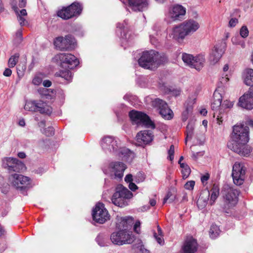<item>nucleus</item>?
Returning a JSON list of instances; mask_svg holds the SVG:
<instances>
[{
    "label": "nucleus",
    "instance_id": "34",
    "mask_svg": "<svg viewBox=\"0 0 253 253\" xmlns=\"http://www.w3.org/2000/svg\"><path fill=\"white\" fill-rule=\"evenodd\" d=\"M38 91L43 99H51L54 94L52 90L43 87L40 88Z\"/></svg>",
    "mask_w": 253,
    "mask_h": 253
},
{
    "label": "nucleus",
    "instance_id": "21",
    "mask_svg": "<svg viewBox=\"0 0 253 253\" xmlns=\"http://www.w3.org/2000/svg\"><path fill=\"white\" fill-rule=\"evenodd\" d=\"M238 104L243 108L248 110L253 109V94L251 88L240 97Z\"/></svg>",
    "mask_w": 253,
    "mask_h": 253
},
{
    "label": "nucleus",
    "instance_id": "1",
    "mask_svg": "<svg viewBox=\"0 0 253 253\" xmlns=\"http://www.w3.org/2000/svg\"><path fill=\"white\" fill-rule=\"evenodd\" d=\"M167 60L164 54H160L154 50L146 51L142 53L138 59L140 66L145 69H152L165 63Z\"/></svg>",
    "mask_w": 253,
    "mask_h": 253
},
{
    "label": "nucleus",
    "instance_id": "46",
    "mask_svg": "<svg viewBox=\"0 0 253 253\" xmlns=\"http://www.w3.org/2000/svg\"><path fill=\"white\" fill-rule=\"evenodd\" d=\"M231 41L233 44L239 45L243 48H244L246 46L245 42L241 39L239 36H235L233 37Z\"/></svg>",
    "mask_w": 253,
    "mask_h": 253
},
{
    "label": "nucleus",
    "instance_id": "43",
    "mask_svg": "<svg viewBox=\"0 0 253 253\" xmlns=\"http://www.w3.org/2000/svg\"><path fill=\"white\" fill-rule=\"evenodd\" d=\"M19 58V54L15 53L12 55L8 60V65L9 67L13 68L17 64Z\"/></svg>",
    "mask_w": 253,
    "mask_h": 253
},
{
    "label": "nucleus",
    "instance_id": "48",
    "mask_svg": "<svg viewBox=\"0 0 253 253\" xmlns=\"http://www.w3.org/2000/svg\"><path fill=\"white\" fill-rule=\"evenodd\" d=\"M13 9L16 13V15H19L21 16L26 17L27 15L26 10L25 9H23L19 11V9L16 6H13Z\"/></svg>",
    "mask_w": 253,
    "mask_h": 253
},
{
    "label": "nucleus",
    "instance_id": "9",
    "mask_svg": "<svg viewBox=\"0 0 253 253\" xmlns=\"http://www.w3.org/2000/svg\"><path fill=\"white\" fill-rule=\"evenodd\" d=\"M10 184L20 190H25L31 187V179L28 176L14 173L9 176Z\"/></svg>",
    "mask_w": 253,
    "mask_h": 253
},
{
    "label": "nucleus",
    "instance_id": "47",
    "mask_svg": "<svg viewBox=\"0 0 253 253\" xmlns=\"http://www.w3.org/2000/svg\"><path fill=\"white\" fill-rule=\"evenodd\" d=\"M23 41L22 30L21 29L18 30L15 34L14 42L16 44H20Z\"/></svg>",
    "mask_w": 253,
    "mask_h": 253
},
{
    "label": "nucleus",
    "instance_id": "38",
    "mask_svg": "<svg viewBox=\"0 0 253 253\" xmlns=\"http://www.w3.org/2000/svg\"><path fill=\"white\" fill-rule=\"evenodd\" d=\"M38 101H27L24 106V109L29 111L37 112V106Z\"/></svg>",
    "mask_w": 253,
    "mask_h": 253
},
{
    "label": "nucleus",
    "instance_id": "19",
    "mask_svg": "<svg viewBox=\"0 0 253 253\" xmlns=\"http://www.w3.org/2000/svg\"><path fill=\"white\" fill-rule=\"evenodd\" d=\"M225 47L226 43L223 41L214 45L209 57V59L212 64H215L218 61L224 53Z\"/></svg>",
    "mask_w": 253,
    "mask_h": 253
},
{
    "label": "nucleus",
    "instance_id": "33",
    "mask_svg": "<svg viewBox=\"0 0 253 253\" xmlns=\"http://www.w3.org/2000/svg\"><path fill=\"white\" fill-rule=\"evenodd\" d=\"M55 76L63 79L67 83H70L72 80V74L69 70H60L56 72Z\"/></svg>",
    "mask_w": 253,
    "mask_h": 253
},
{
    "label": "nucleus",
    "instance_id": "24",
    "mask_svg": "<svg viewBox=\"0 0 253 253\" xmlns=\"http://www.w3.org/2000/svg\"><path fill=\"white\" fill-rule=\"evenodd\" d=\"M186 36V35L181 24L173 27L169 34V37L170 38L179 42H182Z\"/></svg>",
    "mask_w": 253,
    "mask_h": 253
},
{
    "label": "nucleus",
    "instance_id": "15",
    "mask_svg": "<svg viewBox=\"0 0 253 253\" xmlns=\"http://www.w3.org/2000/svg\"><path fill=\"white\" fill-rule=\"evenodd\" d=\"M134 240V236L132 232L126 229L120 230L113 234L112 242L122 245L126 244H131Z\"/></svg>",
    "mask_w": 253,
    "mask_h": 253
},
{
    "label": "nucleus",
    "instance_id": "11",
    "mask_svg": "<svg viewBox=\"0 0 253 253\" xmlns=\"http://www.w3.org/2000/svg\"><path fill=\"white\" fill-rule=\"evenodd\" d=\"M56 60L59 61L62 68L72 69L79 64L78 59L70 53H60L55 56Z\"/></svg>",
    "mask_w": 253,
    "mask_h": 253
},
{
    "label": "nucleus",
    "instance_id": "45",
    "mask_svg": "<svg viewBox=\"0 0 253 253\" xmlns=\"http://www.w3.org/2000/svg\"><path fill=\"white\" fill-rule=\"evenodd\" d=\"M44 77V74L42 73L38 74L33 78L32 83L36 85H39L42 83Z\"/></svg>",
    "mask_w": 253,
    "mask_h": 253
},
{
    "label": "nucleus",
    "instance_id": "6",
    "mask_svg": "<svg viewBox=\"0 0 253 253\" xmlns=\"http://www.w3.org/2000/svg\"><path fill=\"white\" fill-rule=\"evenodd\" d=\"M249 127L242 124L234 126L230 143L249 142Z\"/></svg>",
    "mask_w": 253,
    "mask_h": 253
},
{
    "label": "nucleus",
    "instance_id": "29",
    "mask_svg": "<svg viewBox=\"0 0 253 253\" xmlns=\"http://www.w3.org/2000/svg\"><path fill=\"white\" fill-rule=\"evenodd\" d=\"M243 83L248 86H253V69L248 68L245 69L242 76Z\"/></svg>",
    "mask_w": 253,
    "mask_h": 253
},
{
    "label": "nucleus",
    "instance_id": "37",
    "mask_svg": "<svg viewBox=\"0 0 253 253\" xmlns=\"http://www.w3.org/2000/svg\"><path fill=\"white\" fill-rule=\"evenodd\" d=\"M118 30L120 33V36L123 39H126L127 33L128 31V28L126 24L125 23H118L117 26Z\"/></svg>",
    "mask_w": 253,
    "mask_h": 253
},
{
    "label": "nucleus",
    "instance_id": "64",
    "mask_svg": "<svg viewBox=\"0 0 253 253\" xmlns=\"http://www.w3.org/2000/svg\"><path fill=\"white\" fill-rule=\"evenodd\" d=\"M26 5V0H19V6L20 7H24Z\"/></svg>",
    "mask_w": 253,
    "mask_h": 253
},
{
    "label": "nucleus",
    "instance_id": "57",
    "mask_svg": "<svg viewBox=\"0 0 253 253\" xmlns=\"http://www.w3.org/2000/svg\"><path fill=\"white\" fill-rule=\"evenodd\" d=\"M139 244H140V245L137 246V248H140L139 250L141 253H149V251L144 248V246L142 245L141 241H139Z\"/></svg>",
    "mask_w": 253,
    "mask_h": 253
},
{
    "label": "nucleus",
    "instance_id": "30",
    "mask_svg": "<svg viewBox=\"0 0 253 253\" xmlns=\"http://www.w3.org/2000/svg\"><path fill=\"white\" fill-rule=\"evenodd\" d=\"M37 112L41 114L49 115L52 112V108L46 103L42 101H38Z\"/></svg>",
    "mask_w": 253,
    "mask_h": 253
},
{
    "label": "nucleus",
    "instance_id": "12",
    "mask_svg": "<svg viewBox=\"0 0 253 253\" xmlns=\"http://www.w3.org/2000/svg\"><path fill=\"white\" fill-rule=\"evenodd\" d=\"M2 167L6 169L9 172H20L25 169L26 167L23 163L16 158L5 157L2 160Z\"/></svg>",
    "mask_w": 253,
    "mask_h": 253
},
{
    "label": "nucleus",
    "instance_id": "16",
    "mask_svg": "<svg viewBox=\"0 0 253 253\" xmlns=\"http://www.w3.org/2000/svg\"><path fill=\"white\" fill-rule=\"evenodd\" d=\"M75 39L71 35L66 36L65 38L58 37L54 41V45L60 50H68L74 47Z\"/></svg>",
    "mask_w": 253,
    "mask_h": 253
},
{
    "label": "nucleus",
    "instance_id": "7",
    "mask_svg": "<svg viewBox=\"0 0 253 253\" xmlns=\"http://www.w3.org/2000/svg\"><path fill=\"white\" fill-rule=\"evenodd\" d=\"M182 59L186 65L197 70H200L205 62V57L203 54H199L194 57L192 54L183 53Z\"/></svg>",
    "mask_w": 253,
    "mask_h": 253
},
{
    "label": "nucleus",
    "instance_id": "32",
    "mask_svg": "<svg viewBox=\"0 0 253 253\" xmlns=\"http://www.w3.org/2000/svg\"><path fill=\"white\" fill-rule=\"evenodd\" d=\"M110 239L109 233H101L96 237V241L100 246L105 247L109 245Z\"/></svg>",
    "mask_w": 253,
    "mask_h": 253
},
{
    "label": "nucleus",
    "instance_id": "20",
    "mask_svg": "<svg viewBox=\"0 0 253 253\" xmlns=\"http://www.w3.org/2000/svg\"><path fill=\"white\" fill-rule=\"evenodd\" d=\"M186 13V8L180 4H175L169 8L168 17L172 21L179 20Z\"/></svg>",
    "mask_w": 253,
    "mask_h": 253
},
{
    "label": "nucleus",
    "instance_id": "51",
    "mask_svg": "<svg viewBox=\"0 0 253 253\" xmlns=\"http://www.w3.org/2000/svg\"><path fill=\"white\" fill-rule=\"evenodd\" d=\"M174 148L173 145L170 146V148L168 151L169 159L170 161H172L174 159Z\"/></svg>",
    "mask_w": 253,
    "mask_h": 253
},
{
    "label": "nucleus",
    "instance_id": "60",
    "mask_svg": "<svg viewBox=\"0 0 253 253\" xmlns=\"http://www.w3.org/2000/svg\"><path fill=\"white\" fill-rule=\"evenodd\" d=\"M210 178V175L208 173L203 175L201 177V180L203 183L206 182Z\"/></svg>",
    "mask_w": 253,
    "mask_h": 253
},
{
    "label": "nucleus",
    "instance_id": "41",
    "mask_svg": "<svg viewBox=\"0 0 253 253\" xmlns=\"http://www.w3.org/2000/svg\"><path fill=\"white\" fill-rule=\"evenodd\" d=\"M158 233H154V236L157 241L158 243H159L161 245H163L164 244V240L163 238V232L159 226H158Z\"/></svg>",
    "mask_w": 253,
    "mask_h": 253
},
{
    "label": "nucleus",
    "instance_id": "2",
    "mask_svg": "<svg viewBox=\"0 0 253 253\" xmlns=\"http://www.w3.org/2000/svg\"><path fill=\"white\" fill-rule=\"evenodd\" d=\"M213 96V100L211 103V108L214 111L213 115L214 118H216L217 123L220 125L223 122L221 114L223 109L232 107L233 104L232 102L227 100L224 101L223 103L221 104L222 97L218 89L215 90Z\"/></svg>",
    "mask_w": 253,
    "mask_h": 253
},
{
    "label": "nucleus",
    "instance_id": "3",
    "mask_svg": "<svg viewBox=\"0 0 253 253\" xmlns=\"http://www.w3.org/2000/svg\"><path fill=\"white\" fill-rule=\"evenodd\" d=\"M239 191L228 184L223 185L221 194L224 201V208L229 209L235 207L238 202Z\"/></svg>",
    "mask_w": 253,
    "mask_h": 253
},
{
    "label": "nucleus",
    "instance_id": "50",
    "mask_svg": "<svg viewBox=\"0 0 253 253\" xmlns=\"http://www.w3.org/2000/svg\"><path fill=\"white\" fill-rule=\"evenodd\" d=\"M195 182L194 180L187 181L184 185V188L188 190H192L195 186Z\"/></svg>",
    "mask_w": 253,
    "mask_h": 253
},
{
    "label": "nucleus",
    "instance_id": "13",
    "mask_svg": "<svg viewBox=\"0 0 253 253\" xmlns=\"http://www.w3.org/2000/svg\"><path fill=\"white\" fill-rule=\"evenodd\" d=\"M118 141L112 137V146H113V152L116 155H118L124 161L130 162L134 158V154L127 148L119 147Z\"/></svg>",
    "mask_w": 253,
    "mask_h": 253
},
{
    "label": "nucleus",
    "instance_id": "27",
    "mask_svg": "<svg viewBox=\"0 0 253 253\" xmlns=\"http://www.w3.org/2000/svg\"><path fill=\"white\" fill-rule=\"evenodd\" d=\"M126 167L122 162H115L112 167V173H113L115 178L121 179L124 176V172Z\"/></svg>",
    "mask_w": 253,
    "mask_h": 253
},
{
    "label": "nucleus",
    "instance_id": "25",
    "mask_svg": "<svg viewBox=\"0 0 253 253\" xmlns=\"http://www.w3.org/2000/svg\"><path fill=\"white\" fill-rule=\"evenodd\" d=\"M153 139V135L150 130L141 131L136 136V141L139 145L148 144Z\"/></svg>",
    "mask_w": 253,
    "mask_h": 253
},
{
    "label": "nucleus",
    "instance_id": "14",
    "mask_svg": "<svg viewBox=\"0 0 253 253\" xmlns=\"http://www.w3.org/2000/svg\"><path fill=\"white\" fill-rule=\"evenodd\" d=\"M92 216L94 221L103 224L109 219V214L104 204L98 203L92 209Z\"/></svg>",
    "mask_w": 253,
    "mask_h": 253
},
{
    "label": "nucleus",
    "instance_id": "17",
    "mask_svg": "<svg viewBox=\"0 0 253 253\" xmlns=\"http://www.w3.org/2000/svg\"><path fill=\"white\" fill-rule=\"evenodd\" d=\"M246 169L243 164L236 162L233 166L232 176L236 185H242L245 178Z\"/></svg>",
    "mask_w": 253,
    "mask_h": 253
},
{
    "label": "nucleus",
    "instance_id": "39",
    "mask_svg": "<svg viewBox=\"0 0 253 253\" xmlns=\"http://www.w3.org/2000/svg\"><path fill=\"white\" fill-rule=\"evenodd\" d=\"M220 229L219 227L215 224H212L211 225L210 230V236L211 238H216L220 233Z\"/></svg>",
    "mask_w": 253,
    "mask_h": 253
},
{
    "label": "nucleus",
    "instance_id": "28",
    "mask_svg": "<svg viewBox=\"0 0 253 253\" xmlns=\"http://www.w3.org/2000/svg\"><path fill=\"white\" fill-rule=\"evenodd\" d=\"M210 193L208 190H204L201 193L197 202L199 209H203L208 204Z\"/></svg>",
    "mask_w": 253,
    "mask_h": 253
},
{
    "label": "nucleus",
    "instance_id": "54",
    "mask_svg": "<svg viewBox=\"0 0 253 253\" xmlns=\"http://www.w3.org/2000/svg\"><path fill=\"white\" fill-rule=\"evenodd\" d=\"M140 225H141V223L139 220L136 221V222L134 225V226H133L134 231L137 234H139L140 232Z\"/></svg>",
    "mask_w": 253,
    "mask_h": 253
},
{
    "label": "nucleus",
    "instance_id": "18",
    "mask_svg": "<svg viewBox=\"0 0 253 253\" xmlns=\"http://www.w3.org/2000/svg\"><path fill=\"white\" fill-rule=\"evenodd\" d=\"M248 143V142L229 143L228 146L231 150L240 156L249 157L253 149Z\"/></svg>",
    "mask_w": 253,
    "mask_h": 253
},
{
    "label": "nucleus",
    "instance_id": "42",
    "mask_svg": "<svg viewBox=\"0 0 253 253\" xmlns=\"http://www.w3.org/2000/svg\"><path fill=\"white\" fill-rule=\"evenodd\" d=\"M230 77V74L223 73L219 79V85L221 86L228 85Z\"/></svg>",
    "mask_w": 253,
    "mask_h": 253
},
{
    "label": "nucleus",
    "instance_id": "44",
    "mask_svg": "<svg viewBox=\"0 0 253 253\" xmlns=\"http://www.w3.org/2000/svg\"><path fill=\"white\" fill-rule=\"evenodd\" d=\"M194 125L192 123H189L186 128V137L185 138L186 142L188 139H191L193 134Z\"/></svg>",
    "mask_w": 253,
    "mask_h": 253
},
{
    "label": "nucleus",
    "instance_id": "52",
    "mask_svg": "<svg viewBox=\"0 0 253 253\" xmlns=\"http://www.w3.org/2000/svg\"><path fill=\"white\" fill-rule=\"evenodd\" d=\"M172 196V193L171 192H168L167 194V195L164 199L163 204H165L169 201V202L171 203L173 201V198L171 197Z\"/></svg>",
    "mask_w": 253,
    "mask_h": 253
},
{
    "label": "nucleus",
    "instance_id": "35",
    "mask_svg": "<svg viewBox=\"0 0 253 253\" xmlns=\"http://www.w3.org/2000/svg\"><path fill=\"white\" fill-rule=\"evenodd\" d=\"M210 199L209 200V204L211 205L214 204L215 201L219 196V189L217 186L213 185L212 189L210 191Z\"/></svg>",
    "mask_w": 253,
    "mask_h": 253
},
{
    "label": "nucleus",
    "instance_id": "53",
    "mask_svg": "<svg viewBox=\"0 0 253 253\" xmlns=\"http://www.w3.org/2000/svg\"><path fill=\"white\" fill-rule=\"evenodd\" d=\"M17 18L21 26L26 25L28 23L24 16H21L18 15H17Z\"/></svg>",
    "mask_w": 253,
    "mask_h": 253
},
{
    "label": "nucleus",
    "instance_id": "55",
    "mask_svg": "<svg viewBox=\"0 0 253 253\" xmlns=\"http://www.w3.org/2000/svg\"><path fill=\"white\" fill-rule=\"evenodd\" d=\"M44 133L47 136L53 135L54 133V129L52 127H48L45 129Z\"/></svg>",
    "mask_w": 253,
    "mask_h": 253
},
{
    "label": "nucleus",
    "instance_id": "36",
    "mask_svg": "<svg viewBox=\"0 0 253 253\" xmlns=\"http://www.w3.org/2000/svg\"><path fill=\"white\" fill-rule=\"evenodd\" d=\"M100 145L102 149L106 153L110 152L111 137L106 136L103 137L100 141Z\"/></svg>",
    "mask_w": 253,
    "mask_h": 253
},
{
    "label": "nucleus",
    "instance_id": "10",
    "mask_svg": "<svg viewBox=\"0 0 253 253\" xmlns=\"http://www.w3.org/2000/svg\"><path fill=\"white\" fill-rule=\"evenodd\" d=\"M83 7L78 2H73L69 6L64 7L57 12L59 17L63 19H69L79 16L82 12Z\"/></svg>",
    "mask_w": 253,
    "mask_h": 253
},
{
    "label": "nucleus",
    "instance_id": "49",
    "mask_svg": "<svg viewBox=\"0 0 253 253\" xmlns=\"http://www.w3.org/2000/svg\"><path fill=\"white\" fill-rule=\"evenodd\" d=\"M240 33L242 38H245L247 37L249 35V30L247 27L245 26H242L240 29Z\"/></svg>",
    "mask_w": 253,
    "mask_h": 253
},
{
    "label": "nucleus",
    "instance_id": "5",
    "mask_svg": "<svg viewBox=\"0 0 253 253\" xmlns=\"http://www.w3.org/2000/svg\"><path fill=\"white\" fill-rule=\"evenodd\" d=\"M132 196V193L129 190L119 185L116 188L115 192L112 197V202L116 206L124 207L128 205L126 200L131 199Z\"/></svg>",
    "mask_w": 253,
    "mask_h": 253
},
{
    "label": "nucleus",
    "instance_id": "61",
    "mask_svg": "<svg viewBox=\"0 0 253 253\" xmlns=\"http://www.w3.org/2000/svg\"><path fill=\"white\" fill-rule=\"evenodd\" d=\"M11 74L12 71L10 69L7 68L3 72V75L6 77H9L11 76Z\"/></svg>",
    "mask_w": 253,
    "mask_h": 253
},
{
    "label": "nucleus",
    "instance_id": "31",
    "mask_svg": "<svg viewBox=\"0 0 253 253\" xmlns=\"http://www.w3.org/2000/svg\"><path fill=\"white\" fill-rule=\"evenodd\" d=\"M133 218L131 216L118 217L117 216V227L120 230L126 229L129 222H132Z\"/></svg>",
    "mask_w": 253,
    "mask_h": 253
},
{
    "label": "nucleus",
    "instance_id": "58",
    "mask_svg": "<svg viewBox=\"0 0 253 253\" xmlns=\"http://www.w3.org/2000/svg\"><path fill=\"white\" fill-rule=\"evenodd\" d=\"M150 42L151 43L156 46L158 44V42H157V39H156V38L152 34H150Z\"/></svg>",
    "mask_w": 253,
    "mask_h": 253
},
{
    "label": "nucleus",
    "instance_id": "8",
    "mask_svg": "<svg viewBox=\"0 0 253 253\" xmlns=\"http://www.w3.org/2000/svg\"><path fill=\"white\" fill-rule=\"evenodd\" d=\"M129 116L132 123L138 126H142L148 128H155L154 123L146 114L141 112L132 110L129 112Z\"/></svg>",
    "mask_w": 253,
    "mask_h": 253
},
{
    "label": "nucleus",
    "instance_id": "4",
    "mask_svg": "<svg viewBox=\"0 0 253 253\" xmlns=\"http://www.w3.org/2000/svg\"><path fill=\"white\" fill-rule=\"evenodd\" d=\"M145 101L147 104H150L154 108H157L164 119L170 120L173 118L172 111L169 108L167 103L163 100L147 96L145 98Z\"/></svg>",
    "mask_w": 253,
    "mask_h": 253
},
{
    "label": "nucleus",
    "instance_id": "26",
    "mask_svg": "<svg viewBox=\"0 0 253 253\" xmlns=\"http://www.w3.org/2000/svg\"><path fill=\"white\" fill-rule=\"evenodd\" d=\"M186 36L196 31L200 27L199 23L193 20L185 21L181 24Z\"/></svg>",
    "mask_w": 253,
    "mask_h": 253
},
{
    "label": "nucleus",
    "instance_id": "62",
    "mask_svg": "<svg viewBox=\"0 0 253 253\" xmlns=\"http://www.w3.org/2000/svg\"><path fill=\"white\" fill-rule=\"evenodd\" d=\"M128 187L132 191H135L137 189V186L133 182H130L128 185Z\"/></svg>",
    "mask_w": 253,
    "mask_h": 253
},
{
    "label": "nucleus",
    "instance_id": "40",
    "mask_svg": "<svg viewBox=\"0 0 253 253\" xmlns=\"http://www.w3.org/2000/svg\"><path fill=\"white\" fill-rule=\"evenodd\" d=\"M181 168V173L183 179L187 178L191 173L190 167L185 163H182L180 165Z\"/></svg>",
    "mask_w": 253,
    "mask_h": 253
},
{
    "label": "nucleus",
    "instance_id": "56",
    "mask_svg": "<svg viewBox=\"0 0 253 253\" xmlns=\"http://www.w3.org/2000/svg\"><path fill=\"white\" fill-rule=\"evenodd\" d=\"M238 23V20L237 18H231L229 22V26L230 27H234Z\"/></svg>",
    "mask_w": 253,
    "mask_h": 253
},
{
    "label": "nucleus",
    "instance_id": "23",
    "mask_svg": "<svg viewBox=\"0 0 253 253\" xmlns=\"http://www.w3.org/2000/svg\"><path fill=\"white\" fill-rule=\"evenodd\" d=\"M129 6L134 11H143L148 8V0H126Z\"/></svg>",
    "mask_w": 253,
    "mask_h": 253
},
{
    "label": "nucleus",
    "instance_id": "63",
    "mask_svg": "<svg viewBox=\"0 0 253 253\" xmlns=\"http://www.w3.org/2000/svg\"><path fill=\"white\" fill-rule=\"evenodd\" d=\"M51 82L49 80H44L43 81V85L44 87H48L51 85Z\"/></svg>",
    "mask_w": 253,
    "mask_h": 253
},
{
    "label": "nucleus",
    "instance_id": "22",
    "mask_svg": "<svg viewBox=\"0 0 253 253\" xmlns=\"http://www.w3.org/2000/svg\"><path fill=\"white\" fill-rule=\"evenodd\" d=\"M198 249V243L193 237H187L182 246L183 253H195Z\"/></svg>",
    "mask_w": 253,
    "mask_h": 253
},
{
    "label": "nucleus",
    "instance_id": "59",
    "mask_svg": "<svg viewBox=\"0 0 253 253\" xmlns=\"http://www.w3.org/2000/svg\"><path fill=\"white\" fill-rule=\"evenodd\" d=\"M125 181L127 183H130L132 182L133 178H132V175L131 174H127L125 178Z\"/></svg>",
    "mask_w": 253,
    "mask_h": 253
}]
</instances>
